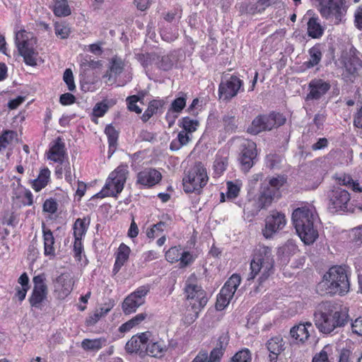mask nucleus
<instances>
[{
    "instance_id": "nucleus-1",
    "label": "nucleus",
    "mask_w": 362,
    "mask_h": 362,
    "mask_svg": "<svg viewBox=\"0 0 362 362\" xmlns=\"http://www.w3.org/2000/svg\"><path fill=\"white\" fill-rule=\"evenodd\" d=\"M313 315L316 327L323 334H330L349 321L346 308L330 301L320 303Z\"/></svg>"
},
{
    "instance_id": "nucleus-2",
    "label": "nucleus",
    "mask_w": 362,
    "mask_h": 362,
    "mask_svg": "<svg viewBox=\"0 0 362 362\" xmlns=\"http://www.w3.org/2000/svg\"><path fill=\"white\" fill-rule=\"evenodd\" d=\"M350 289L347 272L342 266H334L326 272L322 281L316 286L317 292L321 295L344 296Z\"/></svg>"
},
{
    "instance_id": "nucleus-3",
    "label": "nucleus",
    "mask_w": 362,
    "mask_h": 362,
    "mask_svg": "<svg viewBox=\"0 0 362 362\" xmlns=\"http://www.w3.org/2000/svg\"><path fill=\"white\" fill-rule=\"evenodd\" d=\"M317 215L314 209L302 206L295 209L292 214V221L296 232L306 245L313 243L318 237L317 230L314 226Z\"/></svg>"
},
{
    "instance_id": "nucleus-4",
    "label": "nucleus",
    "mask_w": 362,
    "mask_h": 362,
    "mask_svg": "<svg viewBox=\"0 0 362 362\" xmlns=\"http://www.w3.org/2000/svg\"><path fill=\"white\" fill-rule=\"evenodd\" d=\"M274 264L272 249L269 247H260L251 261V272L247 280L254 279L259 272H262L259 281L260 283L264 281L273 273Z\"/></svg>"
},
{
    "instance_id": "nucleus-5",
    "label": "nucleus",
    "mask_w": 362,
    "mask_h": 362,
    "mask_svg": "<svg viewBox=\"0 0 362 362\" xmlns=\"http://www.w3.org/2000/svg\"><path fill=\"white\" fill-rule=\"evenodd\" d=\"M15 42L25 63L29 66H36L38 52L35 49L37 40L33 34L21 30L16 33Z\"/></svg>"
},
{
    "instance_id": "nucleus-6",
    "label": "nucleus",
    "mask_w": 362,
    "mask_h": 362,
    "mask_svg": "<svg viewBox=\"0 0 362 362\" xmlns=\"http://www.w3.org/2000/svg\"><path fill=\"white\" fill-rule=\"evenodd\" d=\"M206 170L202 163H197L183 177V188L185 192H200L208 182Z\"/></svg>"
},
{
    "instance_id": "nucleus-7",
    "label": "nucleus",
    "mask_w": 362,
    "mask_h": 362,
    "mask_svg": "<svg viewBox=\"0 0 362 362\" xmlns=\"http://www.w3.org/2000/svg\"><path fill=\"white\" fill-rule=\"evenodd\" d=\"M317 1L321 15L327 18L334 16L337 23L341 21V18L346 13V0H317Z\"/></svg>"
},
{
    "instance_id": "nucleus-8",
    "label": "nucleus",
    "mask_w": 362,
    "mask_h": 362,
    "mask_svg": "<svg viewBox=\"0 0 362 362\" xmlns=\"http://www.w3.org/2000/svg\"><path fill=\"white\" fill-rule=\"evenodd\" d=\"M148 292V286H142L127 296L122 305L124 313L129 315L134 313L139 306L145 303V296Z\"/></svg>"
},
{
    "instance_id": "nucleus-9",
    "label": "nucleus",
    "mask_w": 362,
    "mask_h": 362,
    "mask_svg": "<svg viewBox=\"0 0 362 362\" xmlns=\"http://www.w3.org/2000/svg\"><path fill=\"white\" fill-rule=\"evenodd\" d=\"M328 199V210L331 213L344 211L347 209L350 194L346 190L337 187L329 192Z\"/></svg>"
},
{
    "instance_id": "nucleus-10",
    "label": "nucleus",
    "mask_w": 362,
    "mask_h": 362,
    "mask_svg": "<svg viewBox=\"0 0 362 362\" xmlns=\"http://www.w3.org/2000/svg\"><path fill=\"white\" fill-rule=\"evenodd\" d=\"M243 82L237 76H230L228 79L222 80L218 86V98L228 102L237 95Z\"/></svg>"
},
{
    "instance_id": "nucleus-11",
    "label": "nucleus",
    "mask_w": 362,
    "mask_h": 362,
    "mask_svg": "<svg viewBox=\"0 0 362 362\" xmlns=\"http://www.w3.org/2000/svg\"><path fill=\"white\" fill-rule=\"evenodd\" d=\"M265 222V228L262 233L266 238H270L273 234L285 226L286 220L283 213L272 211L271 214L266 218Z\"/></svg>"
},
{
    "instance_id": "nucleus-12",
    "label": "nucleus",
    "mask_w": 362,
    "mask_h": 362,
    "mask_svg": "<svg viewBox=\"0 0 362 362\" xmlns=\"http://www.w3.org/2000/svg\"><path fill=\"white\" fill-rule=\"evenodd\" d=\"M256 156V144L252 141H244L241 144V153L239 158L243 170L248 171L253 166Z\"/></svg>"
},
{
    "instance_id": "nucleus-13",
    "label": "nucleus",
    "mask_w": 362,
    "mask_h": 362,
    "mask_svg": "<svg viewBox=\"0 0 362 362\" xmlns=\"http://www.w3.org/2000/svg\"><path fill=\"white\" fill-rule=\"evenodd\" d=\"M308 88L310 93L307 95L305 100H319L327 93L331 86L329 82L322 79L315 78L309 83Z\"/></svg>"
},
{
    "instance_id": "nucleus-14",
    "label": "nucleus",
    "mask_w": 362,
    "mask_h": 362,
    "mask_svg": "<svg viewBox=\"0 0 362 362\" xmlns=\"http://www.w3.org/2000/svg\"><path fill=\"white\" fill-rule=\"evenodd\" d=\"M148 341V332H143L139 335L133 336L126 344L125 350L129 354H144V349Z\"/></svg>"
},
{
    "instance_id": "nucleus-15",
    "label": "nucleus",
    "mask_w": 362,
    "mask_h": 362,
    "mask_svg": "<svg viewBox=\"0 0 362 362\" xmlns=\"http://www.w3.org/2000/svg\"><path fill=\"white\" fill-rule=\"evenodd\" d=\"M187 299L194 300V308L199 309L204 308L208 301L205 291L197 285L189 284L185 287Z\"/></svg>"
},
{
    "instance_id": "nucleus-16",
    "label": "nucleus",
    "mask_w": 362,
    "mask_h": 362,
    "mask_svg": "<svg viewBox=\"0 0 362 362\" xmlns=\"http://www.w3.org/2000/svg\"><path fill=\"white\" fill-rule=\"evenodd\" d=\"M127 173V165H119L110 173L107 182H110V185H114L116 194H119L122 191Z\"/></svg>"
},
{
    "instance_id": "nucleus-17",
    "label": "nucleus",
    "mask_w": 362,
    "mask_h": 362,
    "mask_svg": "<svg viewBox=\"0 0 362 362\" xmlns=\"http://www.w3.org/2000/svg\"><path fill=\"white\" fill-rule=\"evenodd\" d=\"M161 173L156 169L148 168L141 171L137 175V183L152 187L161 180Z\"/></svg>"
},
{
    "instance_id": "nucleus-18",
    "label": "nucleus",
    "mask_w": 362,
    "mask_h": 362,
    "mask_svg": "<svg viewBox=\"0 0 362 362\" xmlns=\"http://www.w3.org/2000/svg\"><path fill=\"white\" fill-rule=\"evenodd\" d=\"M313 330L312 323L307 322L293 326L290 330V334L296 341L304 343L308 339L310 332H313Z\"/></svg>"
},
{
    "instance_id": "nucleus-19",
    "label": "nucleus",
    "mask_w": 362,
    "mask_h": 362,
    "mask_svg": "<svg viewBox=\"0 0 362 362\" xmlns=\"http://www.w3.org/2000/svg\"><path fill=\"white\" fill-rule=\"evenodd\" d=\"M276 194L275 189H272L269 185H262L256 203L257 208L260 210L268 207L272 203Z\"/></svg>"
},
{
    "instance_id": "nucleus-20",
    "label": "nucleus",
    "mask_w": 362,
    "mask_h": 362,
    "mask_svg": "<svg viewBox=\"0 0 362 362\" xmlns=\"http://www.w3.org/2000/svg\"><path fill=\"white\" fill-rule=\"evenodd\" d=\"M264 131H270L285 124L286 119L283 114L272 112L269 115H262Z\"/></svg>"
},
{
    "instance_id": "nucleus-21",
    "label": "nucleus",
    "mask_w": 362,
    "mask_h": 362,
    "mask_svg": "<svg viewBox=\"0 0 362 362\" xmlns=\"http://www.w3.org/2000/svg\"><path fill=\"white\" fill-rule=\"evenodd\" d=\"M240 281L241 278L240 275L237 274H233L225 283L219 294H221V296H226L231 300L239 286Z\"/></svg>"
},
{
    "instance_id": "nucleus-22",
    "label": "nucleus",
    "mask_w": 362,
    "mask_h": 362,
    "mask_svg": "<svg viewBox=\"0 0 362 362\" xmlns=\"http://www.w3.org/2000/svg\"><path fill=\"white\" fill-rule=\"evenodd\" d=\"M48 158L54 162L62 163L65 154V145L62 141L61 138L58 137L55 144L52 145L48 153Z\"/></svg>"
},
{
    "instance_id": "nucleus-23",
    "label": "nucleus",
    "mask_w": 362,
    "mask_h": 362,
    "mask_svg": "<svg viewBox=\"0 0 362 362\" xmlns=\"http://www.w3.org/2000/svg\"><path fill=\"white\" fill-rule=\"evenodd\" d=\"M167 351V346L165 344L164 341H149L147 342L145 346V351L146 354L150 356L160 358Z\"/></svg>"
},
{
    "instance_id": "nucleus-24",
    "label": "nucleus",
    "mask_w": 362,
    "mask_h": 362,
    "mask_svg": "<svg viewBox=\"0 0 362 362\" xmlns=\"http://www.w3.org/2000/svg\"><path fill=\"white\" fill-rule=\"evenodd\" d=\"M44 239V254L50 259L55 257V250L54 247V238L52 232L49 229H43Z\"/></svg>"
},
{
    "instance_id": "nucleus-25",
    "label": "nucleus",
    "mask_w": 362,
    "mask_h": 362,
    "mask_svg": "<svg viewBox=\"0 0 362 362\" xmlns=\"http://www.w3.org/2000/svg\"><path fill=\"white\" fill-rule=\"evenodd\" d=\"M308 35L314 39H318L324 33V28L318 22V18L312 17L309 19L308 23Z\"/></svg>"
},
{
    "instance_id": "nucleus-26",
    "label": "nucleus",
    "mask_w": 362,
    "mask_h": 362,
    "mask_svg": "<svg viewBox=\"0 0 362 362\" xmlns=\"http://www.w3.org/2000/svg\"><path fill=\"white\" fill-rule=\"evenodd\" d=\"M55 286L58 289H61L64 293H69L71 290L74 282L67 273H63L59 275L55 280Z\"/></svg>"
},
{
    "instance_id": "nucleus-27",
    "label": "nucleus",
    "mask_w": 362,
    "mask_h": 362,
    "mask_svg": "<svg viewBox=\"0 0 362 362\" xmlns=\"http://www.w3.org/2000/svg\"><path fill=\"white\" fill-rule=\"evenodd\" d=\"M310 59L309 61L304 62V66L307 69H310L317 65L322 59L321 45L316 44L311 47L309 51Z\"/></svg>"
},
{
    "instance_id": "nucleus-28",
    "label": "nucleus",
    "mask_w": 362,
    "mask_h": 362,
    "mask_svg": "<svg viewBox=\"0 0 362 362\" xmlns=\"http://www.w3.org/2000/svg\"><path fill=\"white\" fill-rule=\"evenodd\" d=\"M49 177L50 170L47 168L42 169L38 177L33 182V188L36 192L40 191L47 185Z\"/></svg>"
},
{
    "instance_id": "nucleus-29",
    "label": "nucleus",
    "mask_w": 362,
    "mask_h": 362,
    "mask_svg": "<svg viewBox=\"0 0 362 362\" xmlns=\"http://www.w3.org/2000/svg\"><path fill=\"white\" fill-rule=\"evenodd\" d=\"M135 58L145 69H148L150 66L156 64L158 61V54L152 53H137L135 54Z\"/></svg>"
},
{
    "instance_id": "nucleus-30",
    "label": "nucleus",
    "mask_w": 362,
    "mask_h": 362,
    "mask_svg": "<svg viewBox=\"0 0 362 362\" xmlns=\"http://www.w3.org/2000/svg\"><path fill=\"white\" fill-rule=\"evenodd\" d=\"M90 221V218L89 216L85 217L83 219H76L74 225V235L75 238H81L86 234Z\"/></svg>"
},
{
    "instance_id": "nucleus-31",
    "label": "nucleus",
    "mask_w": 362,
    "mask_h": 362,
    "mask_svg": "<svg viewBox=\"0 0 362 362\" xmlns=\"http://www.w3.org/2000/svg\"><path fill=\"white\" fill-rule=\"evenodd\" d=\"M164 103L163 100H153L148 105L147 109L145 110L141 116V119L144 122H146L153 115L158 112L160 107H162Z\"/></svg>"
},
{
    "instance_id": "nucleus-32",
    "label": "nucleus",
    "mask_w": 362,
    "mask_h": 362,
    "mask_svg": "<svg viewBox=\"0 0 362 362\" xmlns=\"http://www.w3.org/2000/svg\"><path fill=\"white\" fill-rule=\"evenodd\" d=\"M106 340L102 338L94 339H85L81 342V346L86 351H98L102 348Z\"/></svg>"
},
{
    "instance_id": "nucleus-33",
    "label": "nucleus",
    "mask_w": 362,
    "mask_h": 362,
    "mask_svg": "<svg viewBox=\"0 0 362 362\" xmlns=\"http://www.w3.org/2000/svg\"><path fill=\"white\" fill-rule=\"evenodd\" d=\"M283 339L281 337L271 338L267 343L269 351L272 354H279L284 350Z\"/></svg>"
},
{
    "instance_id": "nucleus-34",
    "label": "nucleus",
    "mask_w": 362,
    "mask_h": 362,
    "mask_svg": "<svg viewBox=\"0 0 362 362\" xmlns=\"http://www.w3.org/2000/svg\"><path fill=\"white\" fill-rule=\"evenodd\" d=\"M54 13L59 17H65L71 14V8L67 0H57L54 6Z\"/></svg>"
},
{
    "instance_id": "nucleus-35",
    "label": "nucleus",
    "mask_w": 362,
    "mask_h": 362,
    "mask_svg": "<svg viewBox=\"0 0 362 362\" xmlns=\"http://www.w3.org/2000/svg\"><path fill=\"white\" fill-rule=\"evenodd\" d=\"M105 133L107 136L110 151L114 152L116 148L117 141L118 139V132L112 124H108L105 129Z\"/></svg>"
},
{
    "instance_id": "nucleus-36",
    "label": "nucleus",
    "mask_w": 362,
    "mask_h": 362,
    "mask_svg": "<svg viewBox=\"0 0 362 362\" xmlns=\"http://www.w3.org/2000/svg\"><path fill=\"white\" fill-rule=\"evenodd\" d=\"M146 316L147 315L146 313H139L136 315L132 319L122 325L119 329V331L121 332L129 331L132 327L140 324L143 320H144Z\"/></svg>"
},
{
    "instance_id": "nucleus-37",
    "label": "nucleus",
    "mask_w": 362,
    "mask_h": 362,
    "mask_svg": "<svg viewBox=\"0 0 362 362\" xmlns=\"http://www.w3.org/2000/svg\"><path fill=\"white\" fill-rule=\"evenodd\" d=\"M187 94L182 92L179 93V96L171 103L170 111L180 112L186 106Z\"/></svg>"
},
{
    "instance_id": "nucleus-38",
    "label": "nucleus",
    "mask_w": 362,
    "mask_h": 362,
    "mask_svg": "<svg viewBox=\"0 0 362 362\" xmlns=\"http://www.w3.org/2000/svg\"><path fill=\"white\" fill-rule=\"evenodd\" d=\"M33 281L34 284L33 291L47 294V286L45 284V274H42L34 276Z\"/></svg>"
},
{
    "instance_id": "nucleus-39",
    "label": "nucleus",
    "mask_w": 362,
    "mask_h": 362,
    "mask_svg": "<svg viewBox=\"0 0 362 362\" xmlns=\"http://www.w3.org/2000/svg\"><path fill=\"white\" fill-rule=\"evenodd\" d=\"M17 136V133L12 130H6L0 136V151L4 150L12 140Z\"/></svg>"
},
{
    "instance_id": "nucleus-40",
    "label": "nucleus",
    "mask_w": 362,
    "mask_h": 362,
    "mask_svg": "<svg viewBox=\"0 0 362 362\" xmlns=\"http://www.w3.org/2000/svg\"><path fill=\"white\" fill-rule=\"evenodd\" d=\"M54 30L56 35L62 39L67 38L71 33L70 28L65 22H56Z\"/></svg>"
},
{
    "instance_id": "nucleus-41",
    "label": "nucleus",
    "mask_w": 362,
    "mask_h": 362,
    "mask_svg": "<svg viewBox=\"0 0 362 362\" xmlns=\"http://www.w3.org/2000/svg\"><path fill=\"white\" fill-rule=\"evenodd\" d=\"M180 126L187 133H192L196 131L199 126V121L197 119H190L189 117H185L181 120Z\"/></svg>"
},
{
    "instance_id": "nucleus-42",
    "label": "nucleus",
    "mask_w": 362,
    "mask_h": 362,
    "mask_svg": "<svg viewBox=\"0 0 362 362\" xmlns=\"http://www.w3.org/2000/svg\"><path fill=\"white\" fill-rule=\"evenodd\" d=\"M130 251V248L127 245L122 243L117 250L115 261L124 264L129 259Z\"/></svg>"
},
{
    "instance_id": "nucleus-43",
    "label": "nucleus",
    "mask_w": 362,
    "mask_h": 362,
    "mask_svg": "<svg viewBox=\"0 0 362 362\" xmlns=\"http://www.w3.org/2000/svg\"><path fill=\"white\" fill-rule=\"evenodd\" d=\"M262 115H259L255 117L251 125L247 128V132L256 135L261 132L264 131V125L262 123Z\"/></svg>"
},
{
    "instance_id": "nucleus-44",
    "label": "nucleus",
    "mask_w": 362,
    "mask_h": 362,
    "mask_svg": "<svg viewBox=\"0 0 362 362\" xmlns=\"http://www.w3.org/2000/svg\"><path fill=\"white\" fill-rule=\"evenodd\" d=\"M251 353L247 349L238 351L231 358V362H251Z\"/></svg>"
},
{
    "instance_id": "nucleus-45",
    "label": "nucleus",
    "mask_w": 362,
    "mask_h": 362,
    "mask_svg": "<svg viewBox=\"0 0 362 362\" xmlns=\"http://www.w3.org/2000/svg\"><path fill=\"white\" fill-rule=\"evenodd\" d=\"M173 66V61L169 56L165 55L160 57L158 55V61L156 64L157 68L163 71H168L172 69Z\"/></svg>"
},
{
    "instance_id": "nucleus-46",
    "label": "nucleus",
    "mask_w": 362,
    "mask_h": 362,
    "mask_svg": "<svg viewBox=\"0 0 362 362\" xmlns=\"http://www.w3.org/2000/svg\"><path fill=\"white\" fill-rule=\"evenodd\" d=\"M47 295L43 293H39L33 291L31 296L29 298V302L32 307L39 308L41 303L47 298Z\"/></svg>"
},
{
    "instance_id": "nucleus-47",
    "label": "nucleus",
    "mask_w": 362,
    "mask_h": 362,
    "mask_svg": "<svg viewBox=\"0 0 362 362\" xmlns=\"http://www.w3.org/2000/svg\"><path fill=\"white\" fill-rule=\"evenodd\" d=\"M110 71L115 75H119L124 70V61L119 57H113L111 62Z\"/></svg>"
},
{
    "instance_id": "nucleus-48",
    "label": "nucleus",
    "mask_w": 362,
    "mask_h": 362,
    "mask_svg": "<svg viewBox=\"0 0 362 362\" xmlns=\"http://www.w3.org/2000/svg\"><path fill=\"white\" fill-rule=\"evenodd\" d=\"M127 108L131 112H135L137 114L141 112V109L136 105V103L139 101V98L137 95H133L128 96L126 99Z\"/></svg>"
},
{
    "instance_id": "nucleus-49",
    "label": "nucleus",
    "mask_w": 362,
    "mask_h": 362,
    "mask_svg": "<svg viewBox=\"0 0 362 362\" xmlns=\"http://www.w3.org/2000/svg\"><path fill=\"white\" fill-rule=\"evenodd\" d=\"M180 248L178 247H172L165 252V258L167 261L173 263L178 262L180 257Z\"/></svg>"
},
{
    "instance_id": "nucleus-50",
    "label": "nucleus",
    "mask_w": 362,
    "mask_h": 362,
    "mask_svg": "<svg viewBox=\"0 0 362 362\" xmlns=\"http://www.w3.org/2000/svg\"><path fill=\"white\" fill-rule=\"evenodd\" d=\"M108 109L109 105L105 101L98 103L93 109V115L95 117H103Z\"/></svg>"
},
{
    "instance_id": "nucleus-51",
    "label": "nucleus",
    "mask_w": 362,
    "mask_h": 362,
    "mask_svg": "<svg viewBox=\"0 0 362 362\" xmlns=\"http://www.w3.org/2000/svg\"><path fill=\"white\" fill-rule=\"evenodd\" d=\"M286 182V179L284 176H278L276 177H272L269 180L268 183H264L263 185H269L272 189H275V193L277 194L278 190Z\"/></svg>"
},
{
    "instance_id": "nucleus-52",
    "label": "nucleus",
    "mask_w": 362,
    "mask_h": 362,
    "mask_svg": "<svg viewBox=\"0 0 362 362\" xmlns=\"http://www.w3.org/2000/svg\"><path fill=\"white\" fill-rule=\"evenodd\" d=\"M166 226V223L163 221H160L156 224H154L151 228L148 229L146 232V235L149 238H154L158 235V233H161L163 230V227Z\"/></svg>"
},
{
    "instance_id": "nucleus-53",
    "label": "nucleus",
    "mask_w": 362,
    "mask_h": 362,
    "mask_svg": "<svg viewBox=\"0 0 362 362\" xmlns=\"http://www.w3.org/2000/svg\"><path fill=\"white\" fill-rule=\"evenodd\" d=\"M160 35L162 39L166 42H173L178 37V32L177 30H171V28H167L161 30Z\"/></svg>"
},
{
    "instance_id": "nucleus-54",
    "label": "nucleus",
    "mask_w": 362,
    "mask_h": 362,
    "mask_svg": "<svg viewBox=\"0 0 362 362\" xmlns=\"http://www.w3.org/2000/svg\"><path fill=\"white\" fill-rule=\"evenodd\" d=\"M281 158L279 155L276 153H270L266 157L267 166L271 169H273L278 166L281 163Z\"/></svg>"
},
{
    "instance_id": "nucleus-55",
    "label": "nucleus",
    "mask_w": 362,
    "mask_h": 362,
    "mask_svg": "<svg viewBox=\"0 0 362 362\" xmlns=\"http://www.w3.org/2000/svg\"><path fill=\"white\" fill-rule=\"evenodd\" d=\"M63 79L66 83L69 90L73 91L76 88V86L74 81V75L72 71L70 69H66L64 73Z\"/></svg>"
},
{
    "instance_id": "nucleus-56",
    "label": "nucleus",
    "mask_w": 362,
    "mask_h": 362,
    "mask_svg": "<svg viewBox=\"0 0 362 362\" xmlns=\"http://www.w3.org/2000/svg\"><path fill=\"white\" fill-rule=\"evenodd\" d=\"M229 341V336L228 334L223 333L218 337L216 347L214 349H218L224 353Z\"/></svg>"
},
{
    "instance_id": "nucleus-57",
    "label": "nucleus",
    "mask_w": 362,
    "mask_h": 362,
    "mask_svg": "<svg viewBox=\"0 0 362 362\" xmlns=\"http://www.w3.org/2000/svg\"><path fill=\"white\" fill-rule=\"evenodd\" d=\"M356 65L361 66L362 62L359 58L353 57L348 63L345 64V67L350 74H354L357 70Z\"/></svg>"
},
{
    "instance_id": "nucleus-58",
    "label": "nucleus",
    "mask_w": 362,
    "mask_h": 362,
    "mask_svg": "<svg viewBox=\"0 0 362 362\" xmlns=\"http://www.w3.org/2000/svg\"><path fill=\"white\" fill-rule=\"evenodd\" d=\"M194 257L189 252H181L179 261H180V267L183 268L189 264H191L194 262Z\"/></svg>"
},
{
    "instance_id": "nucleus-59",
    "label": "nucleus",
    "mask_w": 362,
    "mask_h": 362,
    "mask_svg": "<svg viewBox=\"0 0 362 362\" xmlns=\"http://www.w3.org/2000/svg\"><path fill=\"white\" fill-rule=\"evenodd\" d=\"M223 124L226 131H233L236 127V119L234 116L226 115L223 118Z\"/></svg>"
},
{
    "instance_id": "nucleus-60",
    "label": "nucleus",
    "mask_w": 362,
    "mask_h": 362,
    "mask_svg": "<svg viewBox=\"0 0 362 362\" xmlns=\"http://www.w3.org/2000/svg\"><path fill=\"white\" fill-rule=\"evenodd\" d=\"M227 196L229 199L236 198L240 192V187L238 185H235L233 182L229 181L227 182Z\"/></svg>"
},
{
    "instance_id": "nucleus-61",
    "label": "nucleus",
    "mask_w": 362,
    "mask_h": 362,
    "mask_svg": "<svg viewBox=\"0 0 362 362\" xmlns=\"http://www.w3.org/2000/svg\"><path fill=\"white\" fill-rule=\"evenodd\" d=\"M110 182H107L103 189L98 193L95 194L92 199L94 198H104L109 196H116L117 194H115L114 192H110Z\"/></svg>"
},
{
    "instance_id": "nucleus-62",
    "label": "nucleus",
    "mask_w": 362,
    "mask_h": 362,
    "mask_svg": "<svg viewBox=\"0 0 362 362\" xmlns=\"http://www.w3.org/2000/svg\"><path fill=\"white\" fill-rule=\"evenodd\" d=\"M43 210L54 214L57 210V203L52 199H47L43 204Z\"/></svg>"
},
{
    "instance_id": "nucleus-63",
    "label": "nucleus",
    "mask_w": 362,
    "mask_h": 362,
    "mask_svg": "<svg viewBox=\"0 0 362 362\" xmlns=\"http://www.w3.org/2000/svg\"><path fill=\"white\" fill-rule=\"evenodd\" d=\"M354 23L358 30H362V4L355 11Z\"/></svg>"
},
{
    "instance_id": "nucleus-64",
    "label": "nucleus",
    "mask_w": 362,
    "mask_h": 362,
    "mask_svg": "<svg viewBox=\"0 0 362 362\" xmlns=\"http://www.w3.org/2000/svg\"><path fill=\"white\" fill-rule=\"evenodd\" d=\"M351 328L354 333L362 336V316L358 317L351 323Z\"/></svg>"
}]
</instances>
